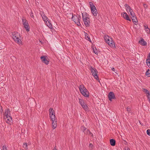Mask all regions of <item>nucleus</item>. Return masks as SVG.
I'll use <instances>...</instances> for the list:
<instances>
[{"mask_svg": "<svg viewBox=\"0 0 150 150\" xmlns=\"http://www.w3.org/2000/svg\"><path fill=\"white\" fill-rule=\"evenodd\" d=\"M82 18L84 23L86 27H88L90 25V19L88 16L87 14L86 13H82Z\"/></svg>", "mask_w": 150, "mask_h": 150, "instance_id": "1", "label": "nucleus"}, {"mask_svg": "<svg viewBox=\"0 0 150 150\" xmlns=\"http://www.w3.org/2000/svg\"><path fill=\"white\" fill-rule=\"evenodd\" d=\"M79 88L81 93L85 97H88L89 92L83 85H81Z\"/></svg>", "mask_w": 150, "mask_h": 150, "instance_id": "2", "label": "nucleus"}, {"mask_svg": "<svg viewBox=\"0 0 150 150\" xmlns=\"http://www.w3.org/2000/svg\"><path fill=\"white\" fill-rule=\"evenodd\" d=\"M10 111L9 109L6 110L4 115V118L6 119V122L8 124H11L12 121V117L10 116Z\"/></svg>", "mask_w": 150, "mask_h": 150, "instance_id": "3", "label": "nucleus"}, {"mask_svg": "<svg viewBox=\"0 0 150 150\" xmlns=\"http://www.w3.org/2000/svg\"><path fill=\"white\" fill-rule=\"evenodd\" d=\"M12 35L13 39L19 44H21V42L20 38L21 37L19 33L17 32H14L12 33Z\"/></svg>", "mask_w": 150, "mask_h": 150, "instance_id": "4", "label": "nucleus"}, {"mask_svg": "<svg viewBox=\"0 0 150 150\" xmlns=\"http://www.w3.org/2000/svg\"><path fill=\"white\" fill-rule=\"evenodd\" d=\"M81 16L79 15H72V20L77 24L78 26H80L81 24L80 23Z\"/></svg>", "mask_w": 150, "mask_h": 150, "instance_id": "5", "label": "nucleus"}, {"mask_svg": "<svg viewBox=\"0 0 150 150\" xmlns=\"http://www.w3.org/2000/svg\"><path fill=\"white\" fill-rule=\"evenodd\" d=\"M90 70L92 74L94 77L97 80H99L98 77L97 75L98 71L97 70L92 67H91Z\"/></svg>", "mask_w": 150, "mask_h": 150, "instance_id": "6", "label": "nucleus"}, {"mask_svg": "<svg viewBox=\"0 0 150 150\" xmlns=\"http://www.w3.org/2000/svg\"><path fill=\"white\" fill-rule=\"evenodd\" d=\"M79 103L82 108L85 110H88V106L86 104L84 100L82 99L79 98Z\"/></svg>", "mask_w": 150, "mask_h": 150, "instance_id": "7", "label": "nucleus"}, {"mask_svg": "<svg viewBox=\"0 0 150 150\" xmlns=\"http://www.w3.org/2000/svg\"><path fill=\"white\" fill-rule=\"evenodd\" d=\"M46 56H42L40 57V59L43 63H45L46 64H48L49 62L46 58Z\"/></svg>", "mask_w": 150, "mask_h": 150, "instance_id": "8", "label": "nucleus"}, {"mask_svg": "<svg viewBox=\"0 0 150 150\" xmlns=\"http://www.w3.org/2000/svg\"><path fill=\"white\" fill-rule=\"evenodd\" d=\"M108 98L109 100L111 101L112 100V99H114L115 98V96L114 93L112 92H110L109 93Z\"/></svg>", "mask_w": 150, "mask_h": 150, "instance_id": "9", "label": "nucleus"}, {"mask_svg": "<svg viewBox=\"0 0 150 150\" xmlns=\"http://www.w3.org/2000/svg\"><path fill=\"white\" fill-rule=\"evenodd\" d=\"M91 11L93 16H97L98 12L96 7H93L91 9Z\"/></svg>", "mask_w": 150, "mask_h": 150, "instance_id": "10", "label": "nucleus"}, {"mask_svg": "<svg viewBox=\"0 0 150 150\" xmlns=\"http://www.w3.org/2000/svg\"><path fill=\"white\" fill-rule=\"evenodd\" d=\"M139 43L142 46H145L147 45V43L142 38H141V40L139 41Z\"/></svg>", "mask_w": 150, "mask_h": 150, "instance_id": "11", "label": "nucleus"}, {"mask_svg": "<svg viewBox=\"0 0 150 150\" xmlns=\"http://www.w3.org/2000/svg\"><path fill=\"white\" fill-rule=\"evenodd\" d=\"M106 42L108 43V44L110 46L112 47H113L114 45H115L114 43L112 41V38L110 39L109 40H108V42Z\"/></svg>", "mask_w": 150, "mask_h": 150, "instance_id": "12", "label": "nucleus"}, {"mask_svg": "<svg viewBox=\"0 0 150 150\" xmlns=\"http://www.w3.org/2000/svg\"><path fill=\"white\" fill-rule=\"evenodd\" d=\"M122 15L123 17L125 19L127 20L131 21L130 18H129L128 15L126 13H124L123 14L122 13Z\"/></svg>", "mask_w": 150, "mask_h": 150, "instance_id": "13", "label": "nucleus"}, {"mask_svg": "<svg viewBox=\"0 0 150 150\" xmlns=\"http://www.w3.org/2000/svg\"><path fill=\"white\" fill-rule=\"evenodd\" d=\"M24 27L27 31H29L30 30V27L28 23H25L23 24Z\"/></svg>", "mask_w": 150, "mask_h": 150, "instance_id": "14", "label": "nucleus"}, {"mask_svg": "<svg viewBox=\"0 0 150 150\" xmlns=\"http://www.w3.org/2000/svg\"><path fill=\"white\" fill-rule=\"evenodd\" d=\"M125 6L126 8V10L127 12H130V11H132V10L131 8V7L128 5L126 4Z\"/></svg>", "mask_w": 150, "mask_h": 150, "instance_id": "15", "label": "nucleus"}, {"mask_svg": "<svg viewBox=\"0 0 150 150\" xmlns=\"http://www.w3.org/2000/svg\"><path fill=\"white\" fill-rule=\"evenodd\" d=\"M110 145L112 146H114L115 145V139H111L110 140Z\"/></svg>", "mask_w": 150, "mask_h": 150, "instance_id": "16", "label": "nucleus"}, {"mask_svg": "<svg viewBox=\"0 0 150 150\" xmlns=\"http://www.w3.org/2000/svg\"><path fill=\"white\" fill-rule=\"evenodd\" d=\"M49 112L50 113V116L55 115L54 113V111L53 108H50L49 110Z\"/></svg>", "mask_w": 150, "mask_h": 150, "instance_id": "17", "label": "nucleus"}, {"mask_svg": "<svg viewBox=\"0 0 150 150\" xmlns=\"http://www.w3.org/2000/svg\"><path fill=\"white\" fill-rule=\"evenodd\" d=\"M57 126V121L52 122V127L54 129H55Z\"/></svg>", "mask_w": 150, "mask_h": 150, "instance_id": "18", "label": "nucleus"}, {"mask_svg": "<svg viewBox=\"0 0 150 150\" xmlns=\"http://www.w3.org/2000/svg\"><path fill=\"white\" fill-rule=\"evenodd\" d=\"M42 17L45 22L47 23V21H48V18L47 17L45 14H44L43 15H42Z\"/></svg>", "mask_w": 150, "mask_h": 150, "instance_id": "19", "label": "nucleus"}, {"mask_svg": "<svg viewBox=\"0 0 150 150\" xmlns=\"http://www.w3.org/2000/svg\"><path fill=\"white\" fill-rule=\"evenodd\" d=\"M132 21L133 22V23H134V24H136V23H137V18H136V17L135 16H134V17H132Z\"/></svg>", "mask_w": 150, "mask_h": 150, "instance_id": "20", "label": "nucleus"}, {"mask_svg": "<svg viewBox=\"0 0 150 150\" xmlns=\"http://www.w3.org/2000/svg\"><path fill=\"white\" fill-rule=\"evenodd\" d=\"M110 38H110L108 35L105 36L104 37V39L106 42H108V40H109V39Z\"/></svg>", "mask_w": 150, "mask_h": 150, "instance_id": "21", "label": "nucleus"}, {"mask_svg": "<svg viewBox=\"0 0 150 150\" xmlns=\"http://www.w3.org/2000/svg\"><path fill=\"white\" fill-rule=\"evenodd\" d=\"M46 23V24L49 27V28L50 29H51L52 28V25L51 23H50L49 21H48V22L47 23Z\"/></svg>", "mask_w": 150, "mask_h": 150, "instance_id": "22", "label": "nucleus"}, {"mask_svg": "<svg viewBox=\"0 0 150 150\" xmlns=\"http://www.w3.org/2000/svg\"><path fill=\"white\" fill-rule=\"evenodd\" d=\"M146 75L148 77H150V71L148 69L146 72Z\"/></svg>", "mask_w": 150, "mask_h": 150, "instance_id": "23", "label": "nucleus"}, {"mask_svg": "<svg viewBox=\"0 0 150 150\" xmlns=\"http://www.w3.org/2000/svg\"><path fill=\"white\" fill-rule=\"evenodd\" d=\"M23 146L25 149L26 150L28 149V144L26 143H24Z\"/></svg>", "mask_w": 150, "mask_h": 150, "instance_id": "24", "label": "nucleus"}, {"mask_svg": "<svg viewBox=\"0 0 150 150\" xmlns=\"http://www.w3.org/2000/svg\"><path fill=\"white\" fill-rule=\"evenodd\" d=\"M143 91L146 93L148 95H149V94H150V93H149V91L147 90L146 89H145V88H143Z\"/></svg>", "mask_w": 150, "mask_h": 150, "instance_id": "25", "label": "nucleus"}, {"mask_svg": "<svg viewBox=\"0 0 150 150\" xmlns=\"http://www.w3.org/2000/svg\"><path fill=\"white\" fill-rule=\"evenodd\" d=\"M81 129L84 132V133H85V131L86 129V127H85L84 126H82L81 127Z\"/></svg>", "mask_w": 150, "mask_h": 150, "instance_id": "26", "label": "nucleus"}, {"mask_svg": "<svg viewBox=\"0 0 150 150\" xmlns=\"http://www.w3.org/2000/svg\"><path fill=\"white\" fill-rule=\"evenodd\" d=\"M89 5L91 8V9L95 7V6L93 5V4L92 2H89Z\"/></svg>", "mask_w": 150, "mask_h": 150, "instance_id": "27", "label": "nucleus"}, {"mask_svg": "<svg viewBox=\"0 0 150 150\" xmlns=\"http://www.w3.org/2000/svg\"><path fill=\"white\" fill-rule=\"evenodd\" d=\"M130 13L131 16H132V17H133L134 16H135V13L133 12V10L132 11H130Z\"/></svg>", "mask_w": 150, "mask_h": 150, "instance_id": "28", "label": "nucleus"}, {"mask_svg": "<svg viewBox=\"0 0 150 150\" xmlns=\"http://www.w3.org/2000/svg\"><path fill=\"white\" fill-rule=\"evenodd\" d=\"M22 21L23 24L25 23H28L26 20L24 18H22Z\"/></svg>", "mask_w": 150, "mask_h": 150, "instance_id": "29", "label": "nucleus"}, {"mask_svg": "<svg viewBox=\"0 0 150 150\" xmlns=\"http://www.w3.org/2000/svg\"><path fill=\"white\" fill-rule=\"evenodd\" d=\"M131 109L130 108H129V107H127V112H130V113L131 112Z\"/></svg>", "mask_w": 150, "mask_h": 150, "instance_id": "30", "label": "nucleus"}, {"mask_svg": "<svg viewBox=\"0 0 150 150\" xmlns=\"http://www.w3.org/2000/svg\"><path fill=\"white\" fill-rule=\"evenodd\" d=\"M51 120L52 122H54L55 121H57V119L56 118H54V117L53 118H52L51 119Z\"/></svg>", "mask_w": 150, "mask_h": 150, "instance_id": "31", "label": "nucleus"}, {"mask_svg": "<svg viewBox=\"0 0 150 150\" xmlns=\"http://www.w3.org/2000/svg\"><path fill=\"white\" fill-rule=\"evenodd\" d=\"M145 30L147 33H150V30L147 27V29H145Z\"/></svg>", "mask_w": 150, "mask_h": 150, "instance_id": "32", "label": "nucleus"}, {"mask_svg": "<svg viewBox=\"0 0 150 150\" xmlns=\"http://www.w3.org/2000/svg\"><path fill=\"white\" fill-rule=\"evenodd\" d=\"M146 133H147V134L148 135L150 136V129H148L147 130V131H146Z\"/></svg>", "mask_w": 150, "mask_h": 150, "instance_id": "33", "label": "nucleus"}, {"mask_svg": "<svg viewBox=\"0 0 150 150\" xmlns=\"http://www.w3.org/2000/svg\"><path fill=\"white\" fill-rule=\"evenodd\" d=\"M93 49V52L95 54H98V51L96 49H94V48Z\"/></svg>", "mask_w": 150, "mask_h": 150, "instance_id": "34", "label": "nucleus"}, {"mask_svg": "<svg viewBox=\"0 0 150 150\" xmlns=\"http://www.w3.org/2000/svg\"><path fill=\"white\" fill-rule=\"evenodd\" d=\"M30 15L31 17L33 18H34L33 14L32 11H31L30 13Z\"/></svg>", "mask_w": 150, "mask_h": 150, "instance_id": "35", "label": "nucleus"}, {"mask_svg": "<svg viewBox=\"0 0 150 150\" xmlns=\"http://www.w3.org/2000/svg\"><path fill=\"white\" fill-rule=\"evenodd\" d=\"M3 150H7L6 147V146H3Z\"/></svg>", "mask_w": 150, "mask_h": 150, "instance_id": "36", "label": "nucleus"}, {"mask_svg": "<svg viewBox=\"0 0 150 150\" xmlns=\"http://www.w3.org/2000/svg\"><path fill=\"white\" fill-rule=\"evenodd\" d=\"M147 97L149 101L150 102V94L149 95H147Z\"/></svg>", "mask_w": 150, "mask_h": 150, "instance_id": "37", "label": "nucleus"}, {"mask_svg": "<svg viewBox=\"0 0 150 150\" xmlns=\"http://www.w3.org/2000/svg\"><path fill=\"white\" fill-rule=\"evenodd\" d=\"M54 117V118H56L55 115H51L50 116V119H51L52 118H53Z\"/></svg>", "mask_w": 150, "mask_h": 150, "instance_id": "38", "label": "nucleus"}, {"mask_svg": "<svg viewBox=\"0 0 150 150\" xmlns=\"http://www.w3.org/2000/svg\"><path fill=\"white\" fill-rule=\"evenodd\" d=\"M89 132H91L89 130L87 129V131H86V133H85V134H89Z\"/></svg>", "mask_w": 150, "mask_h": 150, "instance_id": "39", "label": "nucleus"}, {"mask_svg": "<svg viewBox=\"0 0 150 150\" xmlns=\"http://www.w3.org/2000/svg\"><path fill=\"white\" fill-rule=\"evenodd\" d=\"M93 145L91 143H90L89 147H91V148H93Z\"/></svg>", "mask_w": 150, "mask_h": 150, "instance_id": "40", "label": "nucleus"}, {"mask_svg": "<svg viewBox=\"0 0 150 150\" xmlns=\"http://www.w3.org/2000/svg\"><path fill=\"white\" fill-rule=\"evenodd\" d=\"M89 135L90 136H91L92 137H93V134L91 132H89Z\"/></svg>", "mask_w": 150, "mask_h": 150, "instance_id": "41", "label": "nucleus"}, {"mask_svg": "<svg viewBox=\"0 0 150 150\" xmlns=\"http://www.w3.org/2000/svg\"><path fill=\"white\" fill-rule=\"evenodd\" d=\"M125 150H129V149L128 147H126L125 148Z\"/></svg>", "mask_w": 150, "mask_h": 150, "instance_id": "42", "label": "nucleus"}, {"mask_svg": "<svg viewBox=\"0 0 150 150\" xmlns=\"http://www.w3.org/2000/svg\"><path fill=\"white\" fill-rule=\"evenodd\" d=\"M148 59H150V53H149V56L147 57Z\"/></svg>", "mask_w": 150, "mask_h": 150, "instance_id": "43", "label": "nucleus"}, {"mask_svg": "<svg viewBox=\"0 0 150 150\" xmlns=\"http://www.w3.org/2000/svg\"><path fill=\"white\" fill-rule=\"evenodd\" d=\"M144 27L145 29H147V27L148 26L147 25H146H146H144Z\"/></svg>", "mask_w": 150, "mask_h": 150, "instance_id": "44", "label": "nucleus"}, {"mask_svg": "<svg viewBox=\"0 0 150 150\" xmlns=\"http://www.w3.org/2000/svg\"><path fill=\"white\" fill-rule=\"evenodd\" d=\"M144 27L145 29H147V27L148 26L147 25H146H146H144Z\"/></svg>", "mask_w": 150, "mask_h": 150, "instance_id": "45", "label": "nucleus"}, {"mask_svg": "<svg viewBox=\"0 0 150 150\" xmlns=\"http://www.w3.org/2000/svg\"><path fill=\"white\" fill-rule=\"evenodd\" d=\"M87 37V38H88V40L89 41H90H90H91V40H90V38L88 37V36Z\"/></svg>", "mask_w": 150, "mask_h": 150, "instance_id": "46", "label": "nucleus"}, {"mask_svg": "<svg viewBox=\"0 0 150 150\" xmlns=\"http://www.w3.org/2000/svg\"><path fill=\"white\" fill-rule=\"evenodd\" d=\"M111 69L112 71H115V69H114V68H111Z\"/></svg>", "mask_w": 150, "mask_h": 150, "instance_id": "47", "label": "nucleus"}, {"mask_svg": "<svg viewBox=\"0 0 150 150\" xmlns=\"http://www.w3.org/2000/svg\"><path fill=\"white\" fill-rule=\"evenodd\" d=\"M53 150H57L56 149V147H55Z\"/></svg>", "mask_w": 150, "mask_h": 150, "instance_id": "48", "label": "nucleus"}, {"mask_svg": "<svg viewBox=\"0 0 150 150\" xmlns=\"http://www.w3.org/2000/svg\"><path fill=\"white\" fill-rule=\"evenodd\" d=\"M146 6V4H144V6Z\"/></svg>", "mask_w": 150, "mask_h": 150, "instance_id": "49", "label": "nucleus"}, {"mask_svg": "<svg viewBox=\"0 0 150 150\" xmlns=\"http://www.w3.org/2000/svg\"><path fill=\"white\" fill-rule=\"evenodd\" d=\"M144 6V7H145V6Z\"/></svg>", "mask_w": 150, "mask_h": 150, "instance_id": "50", "label": "nucleus"}]
</instances>
